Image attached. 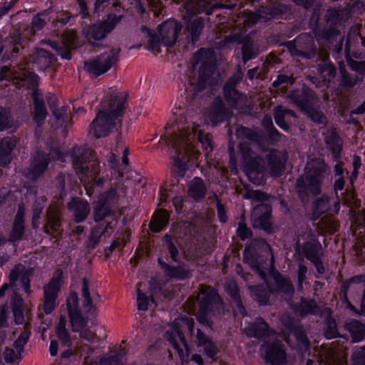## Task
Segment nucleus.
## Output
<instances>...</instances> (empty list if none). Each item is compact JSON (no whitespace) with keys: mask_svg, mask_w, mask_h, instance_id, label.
<instances>
[{"mask_svg":"<svg viewBox=\"0 0 365 365\" xmlns=\"http://www.w3.org/2000/svg\"><path fill=\"white\" fill-rule=\"evenodd\" d=\"M205 27V21L202 17L195 18L190 21L188 31L190 32V41L192 44L199 41L200 36Z\"/></svg>","mask_w":365,"mask_h":365,"instance_id":"obj_41","label":"nucleus"},{"mask_svg":"<svg viewBox=\"0 0 365 365\" xmlns=\"http://www.w3.org/2000/svg\"><path fill=\"white\" fill-rule=\"evenodd\" d=\"M207 191V187L200 177H195L188 184V195L196 202L202 200L206 196Z\"/></svg>","mask_w":365,"mask_h":365,"instance_id":"obj_34","label":"nucleus"},{"mask_svg":"<svg viewBox=\"0 0 365 365\" xmlns=\"http://www.w3.org/2000/svg\"><path fill=\"white\" fill-rule=\"evenodd\" d=\"M122 15L110 13L104 20L98 21L92 24L91 28V37L94 41L104 39L108 34L112 32L117 24L122 20Z\"/></svg>","mask_w":365,"mask_h":365,"instance_id":"obj_14","label":"nucleus"},{"mask_svg":"<svg viewBox=\"0 0 365 365\" xmlns=\"http://www.w3.org/2000/svg\"><path fill=\"white\" fill-rule=\"evenodd\" d=\"M339 34V31L334 26H329L327 29H323L315 32L316 36L326 41L334 39Z\"/></svg>","mask_w":365,"mask_h":365,"instance_id":"obj_58","label":"nucleus"},{"mask_svg":"<svg viewBox=\"0 0 365 365\" xmlns=\"http://www.w3.org/2000/svg\"><path fill=\"white\" fill-rule=\"evenodd\" d=\"M30 335L29 334L26 332H22L21 333L17 339L14 341L13 346L16 350L17 352H19V360H21L22 358V352L24 349V346L26 344L29 339Z\"/></svg>","mask_w":365,"mask_h":365,"instance_id":"obj_52","label":"nucleus"},{"mask_svg":"<svg viewBox=\"0 0 365 365\" xmlns=\"http://www.w3.org/2000/svg\"><path fill=\"white\" fill-rule=\"evenodd\" d=\"M118 194L115 187H110L103 192L98 197L93 208V216L95 222L113 215V207L118 202Z\"/></svg>","mask_w":365,"mask_h":365,"instance_id":"obj_11","label":"nucleus"},{"mask_svg":"<svg viewBox=\"0 0 365 365\" xmlns=\"http://www.w3.org/2000/svg\"><path fill=\"white\" fill-rule=\"evenodd\" d=\"M348 65L350 69L361 76H365V61H348Z\"/></svg>","mask_w":365,"mask_h":365,"instance_id":"obj_61","label":"nucleus"},{"mask_svg":"<svg viewBox=\"0 0 365 365\" xmlns=\"http://www.w3.org/2000/svg\"><path fill=\"white\" fill-rule=\"evenodd\" d=\"M296 53L297 56L310 60L317 55V48L310 36L306 34L297 36Z\"/></svg>","mask_w":365,"mask_h":365,"instance_id":"obj_27","label":"nucleus"},{"mask_svg":"<svg viewBox=\"0 0 365 365\" xmlns=\"http://www.w3.org/2000/svg\"><path fill=\"white\" fill-rule=\"evenodd\" d=\"M222 306L223 300L217 291L209 287L199 302V309L196 314L197 322L202 327L212 329L213 325L212 319L220 314Z\"/></svg>","mask_w":365,"mask_h":365,"instance_id":"obj_4","label":"nucleus"},{"mask_svg":"<svg viewBox=\"0 0 365 365\" xmlns=\"http://www.w3.org/2000/svg\"><path fill=\"white\" fill-rule=\"evenodd\" d=\"M214 198L216 202L217 218L221 223L225 224L229 219L227 210L217 194H214Z\"/></svg>","mask_w":365,"mask_h":365,"instance_id":"obj_56","label":"nucleus"},{"mask_svg":"<svg viewBox=\"0 0 365 365\" xmlns=\"http://www.w3.org/2000/svg\"><path fill=\"white\" fill-rule=\"evenodd\" d=\"M45 101L34 104L33 120L37 127L41 128L48 116Z\"/></svg>","mask_w":365,"mask_h":365,"instance_id":"obj_43","label":"nucleus"},{"mask_svg":"<svg viewBox=\"0 0 365 365\" xmlns=\"http://www.w3.org/2000/svg\"><path fill=\"white\" fill-rule=\"evenodd\" d=\"M158 264L163 270L165 276L176 281H184L190 277V270L183 265H170L161 257L158 259Z\"/></svg>","mask_w":365,"mask_h":365,"instance_id":"obj_26","label":"nucleus"},{"mask_svg":"<svg viewBox=\"0 0 365 365\" xmlns=\"http://www.w3.org/2000/svg\"><path fill=\"white\" fill-rule=\"evenodd\" d=\"M198 139L204 150L209 152L213 150L212 135L211 133H203L202 131H200L198 133Z\"/></svg>","mask_w":365,"mask_h":365,"instance_id":"obj_60","label":"nucleus"},{"mask_svg":"<svg viewBox=\"0 0 365 365\" xmlns=\"http://www.w3.org/2000/svg\"><path fill=\"white\" fill-rule=\"evenodd\" d=\"M282 323L284 327L295 338L298 349H304L307 351L309 349L310 341L302 324L297 322L290 316L283 319Z\"/></svg>","mask_w":365,"mask_h":365,"instance_id":"obj_17","label":"nucleus"},{"mask_svg":"<svg viewBox=\"0 0 365 365\" xmlns=\"http://www.w3.org/2000/svg\"><path fill=\"white\" fill-rule=\"evenodd\" d=\"M339 335L335 319H329L324 329V336L327 339L337 338Z\"/></svg>","mask_w":365,"mask_h":365,"instance_id":"obj_53","label":"nucleus"},{"mask_svg":"<svg viewBox=\"0 0 365 365\" xmlns=\"http://www.w3.org/2000/svg\"><path fill=\"white\" fill-rule=\"evenodd\" d=\"M196 339L197 346L203 348L206 356L215 360L219 352L217 344L199 328L197 329Z\"/></svg>","mask_w":365,"mask_h":365,"instance_id":"obj_30","label":"nucleus"},{"mask_svg":"<svg viewBox=\"0 0 365 365\" xmlns=\"http://www.w3.org/2000/svg\"><path fill=\"white\" fill-rule=\"evenodd\" d=\"M302 254L315 267L319 274H324L326 269L322 259L323 255L322 246L319 240L307 241L302 247Z\"/></svg>","mask_w":365,"mask_h":365,"instance_id":"obj_16","label":"nucleus"},{"mask_svg":"<svg viewBox=\"0 0 365 365\" xmlns=\"http://www.w3.org/2000/svg\"><path fill=\"white\" fill-rule=\"evenodd\" d=\"M329 197L324 194L312 201V211L314 217L317 219L329 210Z\"/></svg>","mask_w":365,"mask_h":365,"instance_id":"obj_38","label":"nucleus"},{"mask_svg":"<svg viewBox=\"0 0 365 365\" xmlns=\"http://www.w3.org/2000/svg\"><path fill=\"white\" fill-rule=\"evenodd\" d=\"M50 155L44 151H37L34 155L28 170V177L31 180H37L47 170L50 163Z\"/></svg>","mask_w":365,"mask_h":365,"instance_id":"obj_18","label":"nucleus"},{"mask_svg":"<svg viewBox=\"0 0 365 365\" xmlns=\"http://www.w3.org/2000/svg\"><path fill=\"white\" fill-rule=\"evenodd\" d=\"M149 297L139 289L137 290V304L140 311H147L149 306Z\"/></svg>","mask_w":365,"mask_h":365,"instance_id":"obj_62","label":"nucleus"},{"mask_svg":"<svg viewBox=\"0 0 365 365\" xmlns=\"http://www.w3.org/2000/svg\"><path fill=\"white\" fill-rule=\"evenodd\" d=\"M287 117H296V113L282 106H277L273 109V118L275 123L285 133H291L290 124L286 120Z\"/></svg>","mask_w":365,"mask_h":365,"instance_id":"obj_31","label":"nucleus"},{"mask_svg":"<svg viewBox=\"0 0 365 365\" xmlns=\"http://www.w3.org/2000/svg\"><path fill=\"white\" fill-rule=\"evenodd\" d=\"M273 334V330L269 327L267 322L261 317H257L251 323L247 329V334L251 337L267 342V339Z\"/></svg>","mask_w":365,"mask_h":365,"instance_id":"obj_25","label":"nucleus"},{"mask_svg":"<svg viewBox=\"0 0 365 365\" xmlns=\"http://www.w3.org/2000/svg\"><path fill=\"white\" fill-rule=\"evenodd\" d=\"M48 9H44L33 16L31 22V29L34 33L41 31L46 25V17L50 14Z\"/></svg>","mask_w":365,"mask_h":365,"instance_id":"obj_44","label":"nucleus"},{"mask_svg":"<svg viewBox=\"0 0 365 365\" xmlns=\"http://www.w3.org/2000/svg\"><path fill=\"white\" fill-rule=\"evenodd\" d=\"M252 226L255 230H260L267 235H273L277 229L272 222V207L268 203L257 205L251 212Z\"/></svg>","mask_w":365,"mask_h":365,"instance_id":"obj_9","label":"nucleus"},{"mask_svg":"<svg viewBox=\"0 0 365 365\" xmlns=\"http://www.w3.org/2000/svg\"><path fill=\"white\" fill-rule=\"evenodd\" d=\"M67 208L72 213L73 222L77 224L85 222L91 211L88 202L77 196L71 197L67 203Z\"/></svg>","mask_w":365,"mask_h":365,"instance_id":"obj_19","label":"nucleus"},{"mask_svg":"<svg viewBox=\"0 0 365 365\" xmlns=\"http://www.w3.org/2000/svg\"><path fill=\"white\" fill-rule=\"evenodd\" d=\"M289 101L302 112L317 103V97L314 91L303 83L301 88H294L287 96Z\"/></svg>","mask_w":365,"mask_h":365,"instance_id":"obj_13","label":"nucleus"},{"mask_svg":"<svg viewBox=\"0 0 365 365\" xmlns=\"http://www.w3.org/2000/svg\"><path fill=\"white\" fill-rule=\"evenodd\" d=\"M269 173L274 178L282 176L285 170L287 159L276 148H271L264 157Z\"/></svg>","mask_w":365,"mask_h":365,"instance_id":"obj_20","label":"nucleus"},{"mask_svg":"<svg viewBox=\"0 0 365 365\" xmlns=\"http://www.w3.org/2000/svg\"><path fill=\"white\" fill-rule=\"evenodd\" d=\"M236 235L242 241L251 239L253 236V232L251 228L247 227L244 217L241 218L237 223Z\"/></svg>","mask_w":365,"mask_h":365,"instance_id":"obj_48","label":"nucleus"},{"mask_svg":"<svg viewBox=\"0 0 365 365\" xmlns=\"http://www.w3.org/2000/svg\"><path fill=\"white\" fill-rule=\"evenodd\" d=\"M261 125L263 132H257L252 128L241 125L236 129V135L238 138L249 140L260 147L265 144L276 145L284 137V135L274 127L270 115H265L262 118Z\"/></svg>","mask_w":365,"mask_h":365,"instance_id":"obj_3","label":"nucleus"},{"mask_svg":"<svg viewBox=\"0 0 365 365\" xmlns=\"http://www.w3.org/2000/svg\"><path fill=\"white\" fill-rule=\"evenodd\" d=\"M243 262L258 272L267 266L272 267L269 274L274 282V287L270 284L272 294L284 293L289 295L294 294V289L290 279L283 276L274 267V259L272 250L265 239L253 238L245 245L243 250Z\"/></svg>","mask_w":365,"mask_h":365,"instance_id":"obj_1","label":"nucleus"},{"mask_svg":"<svg viewBox=\"0 0 365 365\" xmlns=\"http://www.w3.org/2000/svg\"><path fill=\"white\" fill-rule=\"evenodd\" d=\"M96 225L93 227L91 232V237L98 242L102 236H106L103 230V220L96 222Z\"/></svg>","mask_w":365,"mask_h":365,"instance_id":"obj_64","label":"nucleus"},{"mask_svg":"<svg viewBox=\"0 0 365 365\" xmlns=\"http://www.w3.org/2000/svg\"><path fill=\"white\" fill-rule=\"evenodd\" d=\"M204 48H200L195 54L200 65L197 71V81L194 89L197 93L203 92L207 88L213 86L216 83L215 74L217 69L216 58L212 56H200Z\"/></svg>","mask_w":365,"mask_h":365,"instance_id":"obj_5","label":"nucleus"},{"mask_svg":"<svg viewBox=\"0 0 365 365\" xmlns=\"http://www.w3.org/2000/svg\"><path fill=\"white\" fill-rule=\"evenodd\" d=\"M303 112L307 118L316 124L321 125L326 123L327 118L325 115L322 110L314 108V106H310L309 108L306 109Z\"/></svg>","mask_w":365,"mask_h":365,"instance_id":"obj_46","label":"nucleus"},{"mask_svg":"<svg viewBox=\"0 0 365 365\" xmlns=\"http://www.w3.org/2000/svg\"><path fill=\"white\" fill-rule=\"evenodd\" d=\"M344 327L349 332L353 343H358L365 339V325L360 321L352 319L346 322Z\"/></svg>","mask_w":365,"mask_h":365,"instance_id":"obj_35","label":"nucleus"},{"mask_svg":"<svg viewBox=\"0 0 365 365\" xmlns=\"http://www.w3.org/2000/svg\"><path fill=\"white\" fill-rule=\"evenodd\" d=\"M16 140L6 136L0 140V166L6 167L12 160V152L16 148Z\"/></svg>","mask_w":365,"mask_h":365,"instance_id":"obj_32","label":"nucleus"},{"mask_svg":"<svg viewBox=\"0 0 365 365\" xmlns=\"http://www.w3.org/2000/svg\"><path fill=\"white\" fill-rule=\"evenodd\" d=\"M257 54L254 51V47L252 43H244L242 46V61L246 63L247 61L255 59Z\"/></svg>","mask_w":365,"mask_h":365,"instance_id":"obj_59","label":"nucleus"},{"mask_svg":"<svg viewBox=\"0 0 365 365\" xmlns=\"http://www.w3.org/2000/svg\"><path fill=\"white\" fill-rule=\"evenodd\" d=\"M324 167H314L309 170L305 178L297 180V189L300 196H318L322 192V185L324 178Z\"/></svg>","mask_w":365,"mask_h":365,"instance_id":"obj_7","label":"nucleus"},{"mask_svg":"<svg viewBox=\"0 0 365 365\" xmlns=\"http://www.w3.org/2000/svg\"><path fill=\"white\" fill-rule=\"evenodd\" d=\"M300 301L301 303L295 307L294 311L297 313H299L302 317H306L308 314L314 315L318 312L319 307L314 299L301 297Z\"/></svg>","mask_w":365,"mask_h":365,"instance_id":"obj_36","label":"nucleus"},{"mask_svg":"<svg viewBox=\"0 0 365 365\" xmlns=\"http://www.w3.org/2000/svg\"><path fill=\"white\" fill-rule=\"evenodd\" d=\"M182 29V24L175 19H169L158 26L162 43L167 48H173L179 34Z\"/></svg>","mask_w":365,"mask_h":365,"instance_id":"obj_15","label":"nucleus"},{"mask_svg":"<svg viewBox=\"0 0 365 365\" xmlns=\"http://www.w3.org/2000/svg\"><path fill=\"white\" fill-rule=\"evenodd\" d=\"M63 284V272L58 268L54 272L48 283L43 287V310L46 314H51L57 306L58 294Z\"/></svg>","mask_w":365,"mask_h":365,"instance_id":"obj_8","label":"nucleus"},{"mask_svg":"<svg viewBox=\"0 0 365 365\" xmlns=\"http://www.w3.org/2000/svg\"><path fill=\"white\" fill-rule=\"evenodd\" d=\"M163 240L165 242V245L167 247V252L171 258L172 261L174 262H179V251L177 246L175 245L174 242L170 235L166 234L163 237Z\"/></svg>","mask_w":365,"mask_h":365,"instance_id":"obj_49","label":"nucleus"},{"mask_svg":"<svg viewBox=\"0 0 365 365\" xmlns=\"http://www.w3.org/2000/svg\"><path fill=\"white\" fill-rule=\"evenodd\" d=\"M118 60V53L110 49L85 61L84 68L88 73L98 77L108 72Z\"/></svg>","mask_w":365,"mask_h":365,"instance_id":"obj_10","label":"nucleus"},{"mask_svg":"<svg viewBox=\"0 0 365 365\" xmlns=\"http://www.w3.org/2000/svg\"><path fill=\"white\" fill-rule=\"evenodd\" d=\"M68 315L73 331L76 332L80 329H85L88 326V319L83 316L81 309L68 312Z\"/></svg>","mask_w":365,"mask_h":365,"instance_id":"obj_42","label":"nucleus"},{"mask_svg":"<svg viewBox=\"0 0 365 365\" xmlns=\"http://www.w3.org/2000/svg\"><path fill=\"white\" fill-rule=\"evenodd\" d=\"M67 312L80 310L79 298L76 292H70L66 300Z\"/></svg>","mask_w":365,"mask_h":365,"instance_id":"obj_54","label":"nucleus"},{"mask_svg":"<svg viewBox=\"0 0 365 365\" xmlns=\"http://www.w3.org/2000/svg\"><path fill=\"white\" fill-rule=\"evenodd\" d=\"M40 83V77L38 74L32 73L28 78V84L31 90V97L34 104L36 103L43 102V93L38 89Z\"/></svg>","mask_w":365,"mask_h":365,"instance_id":"obj_40","label":"nucleus"},{"mask_svg":"<svg viewBox=\"0 0 365 365\" xmlns=\"http://www.w3.org/2000/svg\"><path fill=\"white\" fill-rule=\"evenodd\" d=\"M128 95L117 93L110 96L108 108L99 110L89 125V133L96 138L108 136L116 126L121 124L124 115Z\"/></svg>","mask_w":365,"mask_h":365,"instance_id":"obj_2","label":"nucleus"},{"mask_svg":"<svg viewBox=\"0 0 365 365\" xmlns=\"http://www.w3.org/2000/svg\"><path fill=\"white\" fill-rule=\"evenodd\" d=\"M168 224V217L166 215H159L150 224L152 232L158 233L165 229Z\"/></svg>","mask_w":365,"mask_h":365,"instance_id":"obj_51","label":"nucleus"},{"mask_svg":"<svg viewBox=\"0 0 365 365\" xmlns=\"http://www.w3.org/2000/svg\"><path fill=\"white\" fill-rule=\"evenodd\" d=\"M232 302L234 304L233 313L235 316L240 315L241 317H245V316H247V309L245 305L243 304L242 297L236 299L232 300Z\"/></svg>","mask_w":365,"mask_h":365,"instance_id":"obj_63","label":"nucleus"},{"mask_svg":"<svg viewBox=\"0 0 365 365\" xmlns=\"http://www.w3.org/2000/svg\"><path fill=\"white\" fill-rule=\"evenodd\" d=\"M25 215L26 208L24 203L19 204L12 227L9 234V241L10 242L16 243L22 240L26 231Z\"/></svg>","mask_w":365,"mask_h":365,"instance_id":"obj_21","label":"nucleus"},{"mask_svg":"<svg viewBox=\"0 0 365 365\" xmlns=\"http://www.w3.org/2000/svg\"><path fill=\"white\" fill-rule=\"evenodd\" d=\"M235 85L236 82L230 78L225 83L223 87L224 99L231 108H236L242 97V93L237 90Z\"/></svg>","mask_w":365,"mask_h":365,"instance_id":"obj_33","label":"nucleus"},{"mask_svg":"<svg viewBox=\"0 0 365 365\" xmlns=\"http://www.w3.org/2000/svg\"><path fill=\"white\" fill-rule=\"evenodd\" d=\"M319 73L324 76L325 79L329 81L334 78L336 74V68L335 65L329 61L327 63H319L318 66Z\"/></svg>","mask_w":365,"mask_h":365,"instance_id":"obj_50","label":"nucleus"},{"mask_svg":"<svg viewBox=\"0 0 365 365\" xmlns=\"http://www.w3.org/2000/svg\"><path fill=\"white\" fill-rule=\"evenodd\" d=\"M239 153L241 157L242 165L244 173L249 177L252 175H261V178L256 179V182L260 184L262 181V177L267 172V168L263 163V158L256 154L250 143L247 141L241 140L237 146Z\"/></svg>","mask_w":365,"mask_h":365,"instance_id":"obj_6","label":"nucleus"},{"mask_svg":"<svg viewBox=\"0 0 365 365\" xmlns=\"http://www.w3.org/2000/svg\"><path fill=\"white\" fill-rule=\"evenodd\" d=\"M225 290L231 300L241 297L240 287L235 280L228 282L225 287Z\"/></svg>","mask_w":365,"mask_h":365,"instance_id":"obj_57","label":"nucleus"},{"mask_svg":"<svg viewBox=\"0 0 365 365\" xmlns=\"http://www.w3.org/2000/svg\"><path fill=\"white\" fill-rule=\"evenodd\" d=\"M262 14L269 19L288 20L293 14V6L291 4L274 2L263 7Z\"/></svg>","mask_w":365,"mask_h":365,"instance_id":"obj_22","label":"nucleus"},{"mask_svg":"<svg viewBox=\"0 0 365 365\" xmlns=\"http://www.w3.org/2000/svg\"><path fill=\"white\" fill-rule=\"evenodd\" d=\"M176 155L170 157L171 160L173 161V167L175 168V169L172 170V175L174 177L178 178L179 180L184 178L188 169V165L186 161L180 156L181 154V150L180 149H176Z\"/></svg>","mask_w":365,"mask_h":365,"instance_id":"obj_37","label":"nucleus"},{"mask_svg":"<svg viewBox=\"0 0 365 365\" xmlns=\"http://www.w3.org/2000/svg\"><path fill=\"white\" fill-rule=\"evenodd\" d=\"M260 351L267 365H287L286 349L280 340L264 342L260 346Z\"/></svg>","mask_w":365,"mask_h":365,"instance_id":"obj_12","label":"nucleus"},{"mask_svg":"<svg viewBox=\"0 0 365 365\" xmlns=\"http://www.w3.org/2000/svg\"><path fill=\"white\" fill-rule=\"evenodd\" d=\"M325 143L336 157H339L342 151L341 139L336 131H331L325 138Z\"/></svg>","mask_w":365,"mask_h":365,"instance_id":"obj_39","label":"nucleus"},{"mask_svg":"<svg viewBox=\"0 0 365 365\" xmlns=\"http://www.w3.org/2000/svg\"><path fill=\"white\" fill-rule=\"evenodd\" d=\"M142 31H147L150 50L152 51H156L157 53H159V46L162 43V38L160 35L157 34L153 30L148 29L145 26H142Z\"/></svg>","mask_w":365,"mask_h":365,"instance_id":"obj_47","label":"nucleus"},{"mask_svg":"<svg viewBox=\"0 0 365 365\" xmlns=\"http://www.w3.org/2000/svg\"><path fill=\"white\" fill-rule=\"evenodd\" d=\"M230 113L225 107L222 98L217 97L208 110L207 119L212 126H216L227 120L230 117Z\"/></svg>","mask_w":365,"mask_h":365,"instance_id":"obj_23","label":"nucleus"},{"mask_svg":"<svg viewBox=\"0 0 365 365\" xmlns=\"http://www.w3.org/2000/svg\"><path fill=\"white\" fill-rule=\"evenodd\" d=\"M73 167L78 175H82L86 177H94L98 175V168L92 163V168H90L91 161L89 157L86 153L77 155L73 153Z\"/></svg>","mask_w":365,"mask_h":365,"instance_id":"obj_24","label":"nucleus"},{"mask_svg":"<svg viewBox=\"0 0 365 365\" xmlns=\"http://www.w3.org/2000/svg\"><path fill=\"white\" fill-rule=\"evenodd\" d=\"M248 289L250 292V297L259 306H266L269 304L270 295L272 294L269 283L250 285Z\"/></svg>","mask_w":365,"mask_h":365,"instance_id":"obj_29","label":"nucleus"},{"mask_svg":"<svg viewBox=\"0 0 365 365\" xmlns=\"http://www.w3.org/2000/svg\"><path fill=\"white\" fill-rule=\"evenodd\" d=\"M12 125V118L9 111L4 108L0 109V131H4Z\"/></svg>","mask_w":365,"mask_h":365,"instance_id":"obj_55","label":"nucleus"},{"mask_svg":"<svg viewBox=\"0 0 365 365\" xmlns=\"http://www.w3.org/2000/svg\"><path fill=\"white\" fill-rule=\"evenodd\" d=\"M32 61L36 64L39 71H45L57 61L54 54L45 48H37L33 53Z\"/></svg>","mask_w":365,"mask_h":365,"instance_id":"obj_28","label":"nucleus"},{"mask_svg":"<svg viewBox=\"0 0 365 365\" xmlns=\"http://www.w3.org/2000/svg\"><path fill=\"white\" fill-rule=\"evenodd\" d=\"M340 80L339 86L345 89L353 88L357 82L356 78H353L346 70L344 66L339 67Z\"/></svg>","mask_w":365,"mask_h":365,"instance_id":"obj_45","label":"nucleus"}]
</instances>
